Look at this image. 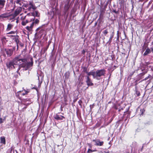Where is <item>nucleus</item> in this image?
<instances>
[{
	"instance_id": "obj_46",
	"label": "nucleus",
	"mask_w": 153,
	"mask_h": 153,
	"mask_svg": "<svg viewBox=\"0 0 153 153\" xmlns=\"http://www.w3.org/2000/svg\"><path fill=\"white\" fill-rule=\"evenodd\" d=\"M105 153H109V152H105Z\"/></svg>"
},
{
	"instance_id": "obj_6",
	"label": "nucleus",
	"mask_w": 153,
	"mask_h": 153,
	"mask_svg": "<svg viewBox=\"0 0 153 153\" xmlns=\"http://www.w3.org/2000/svg\"><path fill=\"white\" fill-rule=\"evenodd\" d=\"M11 37H13L12 38L14 40L17 44V47H18V44L19 43V36L17 35L16 36H13V35H11Z\"/></svg>"
},
{
	"instance_id": "obj_44",
	"label": "nucleus",
	"mask_w": 153,
	"mask_h": 153,
	"mask_svg": "<svg viewBox=\"0 0 153 153\" xmlns=\"http://www.w3.org/2000/svg\"><path fill=\"white\" fill-rule=\"evenodd\" d=\"M42 29L40 31V32H41V31H42Z\"/></svg>"
},
{
	"instance_id": "obj_42",
	"label": "nucleus",
	"mask_w": 153,
	"mask_h": 153,
	"mask_svg": "<svg viewBox=\"0 0 153 153\" xmlns=\"http://www.w3.org/2000/svg\"><path fill=\"white\" fill-rule=\"evenodd\" d=\"M152 45H153V41L152 43Z\"/></svg>"
},
{
	"instance_id": "obj_3",
	"label": "nucleus",
	"mask_w": 153,
	"mask_h": 153,
	"mask_svg": "<svg viewBox=\"0 0 153 153\" xmlns=\"http://www.w3.org/2000/svg\"><path fill=\"white\" fill-rule=\"evenodd\" d=\"M16 3L18 5L17 6H19L20 7H22L24 5V3L22 1L19 0H16L14 1V3H13L14 5V7L13 8V10H14V9L15 8Z\"/></svg>"
},
{
	"instance_id": "obj_34",
	"label": "nucleus",
	"mask_w": 153,
	"mask_h": 153,
	"mask_svg": "<svg viewBox=\"0 0 153 153\" xmlns=\"http://www.w3.org/2000/svg\"><path fill=\"white\" fill-rule=\"evenodd\" d=\"M3 120H2V118H0V124L2 123L3 122Z\"/></svg>"
},
{
	"instance_id": "obj_17",
	"label": "nucleus",
	"mask_w": 153,
	"mask_h": 153,
	"mask_svg": "<svg viewBox=\"0 0 153 153\" xmlns=\"http://www.w3.org/2000/svg\"><path fill=\"white\" fill-rule=\"evenodd\" d=\"M9 17V15L7 13H4L0 15V18H7Z\"/></svg>"
},
{
	"instance_id": "obj_23",
	"label": "nucleus",
	"mask_w": 153,
	"mask_h": 153,
	"mask_svg": "<svg viewBox=\"0 0 153 153\" xmlns=\"http://www.w3.org/2000/svg\"><path fill=\"white\" fill-rule=\"evenodd\" d=\"M33 21L32 22L34 23V24H38L39 22V20L37 19H33Z\"/></svg>"
},
{
	"instance_id": "obj_1",
	"label": "nucleus",
	"mask_w": 153,
	"mask_h": 153,
	"mask_svg": "<svg viewBox=\"0 0 153 153\" xmlns=\"http://www.w3.org/2000/svg\"><path fill=\"white\" fill-rule=\"evenodd\" d=\"M19 57V56L16 57L11 62L7 63V67L10 69L15 68L16 67L15 65H17L18 68L17 72L18 73L21 68H24L25 70H26L33 65L32 58L30 59V62H27L26 59H20Z\"/></svg>"
},
{
	"instance_id": "obj_22",
	"label": "nucleus",
	"mask_w": 153,
	"mask_h": 153,
	"mask_svg": "<svg viewBox=\"0 0 153 153\" xmlns=\"http://www.w3.org/2000/svg\"><path fill=\"white\" fill-rule=\"evenodd\" d=\"M69 7V5L67 3V4H66L65 5V7H64L65 10V11H67L68 10Z\"/></svg>"
},
{
	"instance_id": "obj_26",
	"label": "nucleus",
	"mask_w": 153,
	"mask_h": 153,
	"mask_svg": "<svg viewBox=\"0 0 153 153\" xmlns=\"http://www.w3.org/2000/svg\"><path fill=\"white\" fill-rule=\"evenodd\" d=\"M83 71L85 73H88V71L87 70V68L85 67H84L83 68Z\"/></svg>"
},
{
	"instance_id": "obj_43",
	"label": "nucleus",
	"mask_w": 153,
	"mask_h": 153,
	"mask_svg": "<svg viewBox=\"0 0 153 153\" xmlns=\"http://www.w3.org/2000/svg\"><path fill=\"white\" fill-rule=\"evenodd\" d=\"M152 71H153V67L152 68Z\"/></svg>"
},
{
	"instance_id": "obj_28",
	"label": "nucleus",
	"mask_w": 153,
	"mask_h": 153,
	"mask_svg": "<svg viewBox=\"0 0 153 153\" xmlns=\"http://www.w3.org/2000/svg\"><path fill=\"white\" fill-rule=\"evenodd\" d=\"M102 33H103L105 35H106L108 33V31L107 30H104V31H103L102 32Z\"/></svg>"
},
{
	"instance_id": "obj_19",
	"label": "nucleus",
	"mask_w": 153,
	"mask_h": 153,
	"mask_svg": "<svg viewBox=\"0 0 153 153\" xmlns=\"http://www.w3.org/2000/svg\"><path fill=\"white\" fill-rule=\"evenodd\" d=\"M150 50L149 48H148L146 50L145 52L143 54V55L144 56H146L148 54L150 53Z\"/></svg>"
},
{
	"instance_id": "obj_30",
	"label": "nucleus",
	"mask_w": 153,
	"mask_h": 153,
	"mask_svg": "<svg viewBox=\"0 0 153 153\" xmlns=\"http://www.w3.org/2000/svg\"><path fill=\"white\" fill-rule=\"evenodd\" d=\"M82 102L81 100H79L78 101V103L81 106H82Z\"/></svg>"
},
{
	"instance_id": "obj_15",
	"label": "nucleus",
	"mask_w": 153,
	"mask_h": 153,
	"mask_svg": "<svg viewBox=\"0 0 153 153\" xmlns=\"http://www.w3.org/2000/svg\"><path fill=\"white\" fill-rule=\"evenodd\" d=\"M86 74H87V75H88L87 76H89L92 75V76H93V78H95V72H88V73H87Z\"/></svg>"
},
{
	"instance_id": "obj_2",
	"label": "nucleus",
	"mask_w": 153,
	"mask_h": 153,
	"mask_svg": "<svg viewBox=\"0 0 153 153\" xmlns=\"http://www.w3.org/2000/svg\"><path fill=\"white\" fill-rule=\"evenodd\" d=\"M105 71L104 69H101L97 70L95 72V78L98 79V78L102 76H104Z\"/></svg>"
},
{
	"instance_id": "obj_39",
	"label": "nucleus",
	"mask_w": 153,
	"mask_h": 153,
	"mask_svg": "<svg viewBox=\"0 0 153 153\" xmlns=\"http://www.w3.org/2000/svg\"><path fill=\"white\" fill-rule=\"evenodd\" d=\"M151 49L152 50V52L153 53V47L151 48Z\"/></svg>"
},
{
	"instance_id": "obj_16",
	"label": "nucleus",
	"mask_w": 153,
	"mask_h": 153,
	"mask_svg": "<svg viewBox=\"0 0 153 153\" xmlns=\"http://www.w3.org/2000/svg\"><path fill=\"white\" fill-rule=\"evenodd\" d=\"M13 25L10 24H8L7 27L6 29V30L7 31H9L11 30V29L13 27Z\"/></svg>"
},
{
	"instance_id": "obj_21",
	"label": "nucleus",
	"mask_w": 153,
	"mask_h": 153,
	"mask_svg": "<svg viewBox=\"0 0 153 153\" xmlns=\"http://www.w3.org/2000/svg\"><path fill=\"white\" fill-rule=\"evenodd\" d=\"M114 35L113 34H111V35L110 38L108 41V42H107V43H108L110 44L111 42L112 39Z\"/></svg>"
},
{
	"instance_id": "obj_49",
	"label": "nucleus",
	"mask_w": 153,
	"mask_h": 153,
	"mask_svg": "<svg viewBox=\"0 0 153 153\" xmlns=\"http://www.w3.org/2000/svg\"><path fill=\"white\" fill-rule=\"evenodd\" d=\"M137 85V84L136 83L135 85Z\"/></svg>"
},
{
	"instance_id": "obj_37",
	"label": "nucleus",
	"mask_w": 153,
	"mask_h": 153,
	"mask_svg": "<svg viewBox=\"0 0 153 153\" xmlns=\"http://www.w3.org/2000/svg\"><path fill=\"white\" fill-rule=\"evenodd\" d=\"M149 64H150V63H149V62H146V64L147 65H149Z\"/></svg>"
},
{
	"instance_id": "obj_33",
	"label": "nucleus",
	"mask_w": 153,
	"mask_h": 153,
	"mask_svg": "<svg viewBox=\"0 0 153 153\" xmlns=\"http://www.w3.org/2000/svg\"><path fill=\"white\" fill-rule=\"evenodd\" d=\"M113 12L114 13H115L116 14H117L118 13V11H117L115 10H114L113 11Z\"/></svg>"
},
{
	"instance_id": "obj_36",
	"label": "nucleus",
	"mask_w": 153,
	"mask_h": 153,
	"mask_svg": "<svg viewBox=\"0 0 153 153\" xmlns=\"http://www.w3.org/2000/svg\"><path fill=\"white\" fill-rule=\"evenodd\" d=\"M40 29V27L36 29V31H38Z\"/></svg>"
},
{
	"instance_id": "obj_38",
	"label": "nucleus",
	"mask_w": 153,
	"mask_h": 153,
	"mask_svg": "<svg viewBox=\"0 0 153 153\" xmlns=\"http://www.w3.org/2000/svg\"><path fill=\"white\" fill-rule=\"evenodd\" d=\"M85 51L84 50H83L82 51V53H83V54H84L85 53Z\"/></svg>"
},
{
	"instance_id": "obj_48",
	"label": "nucleus",
	"mask_w": 153,
	"mask_h": 153,
	"mask_svg": "<svg viewBox=\"0 0 153 153\" xmlns=\"http://www.w3.org/2000/svg\"><path fill=\"white\" fill-rule=\"evenodd\" d=\"M36 90H37V89L36 88H35Z\"/></svg>"
},
{
	"instance_id": "obj_12",
	"label": "nucleus",
	"mask_w": 153,
	"mask_h": 153,
	"mask_svg": "<svg viewBox=\"0 0 153 153\" xmlns=\"http://www.w3.org/2000/svg\"><path fill=\"white\" fill-rule=\"evenodd\" d=\"M93 141L95 143V145L97 146H101L103 145V141L100 142L99 141H97L95 140H94Z\"/></svg>"
},
{
	"instance_id": "obj_40",
	"label": "nucleus",
	"mask_w": 153,
	"mask_h": 153,
	"mask_svg": "<svg viewBox=\"0 0 153 153\" xmlns=\"http://www.w3.org/2000/svg\"><path fill=\"white\" fill-rule=\"evenodd\" d=\"M21 92H22L21 91H19L17 93L18 94H19V93H21Z\"/></svg>"
},
{
	"instance_id": "obj_11",
	"label": "nucleus",
	"mask_w": 153,
	"mask_h": 153,
	"mask_svg": "<svg viewBox=\"0 0 153 153\" xmlns=\"http://www.w3.org/2000/svg\"><path fill=\"white\" fill-rule=\"evenodd\" d=\"M65 117L62 116H60L58 115H56L54 116V118L57 120H63V118H64Z\"/></svg>"
},
{
	"instance_id": "obj_29",
	"label": "nucleus",
	"mask_w": 153,
	"mask_h": 153,
	"mask_svg": "<svg viewBox=\"0 0 153 153\" xmlns=\"http://www.w3.org/2000/svg\"><path fill=\"white\" fill-rule=\"evenodd\" d=\"M95 151H96V150H92L91 149H88V150L87 152L88 153H91L92 152H94Z\"/></svg>"
},
{
	"instance_id": "obj_8",
	"label": "nucleus",
	"mask_w": 153,
	"mask_h": 153,
	"mask_svg": "<svg viewBox=\"0 0 153 153\" xmlns=\"http://www.w3.org/2000/svg\"><path fill=\"white\" fill-rule=\"evenodd\" d=\"M26 16H25L24 17H22V19L23 21L22 22V25L25 26L26 24L29 22L31 21V20L29 21L27 20H26L25 21V19H26Z\"/></svg>"
},
{
	"instance_id": "obj_31",
	"label": "nucleus",
	"mask_w": 153,
	"mask_h": 153,
	"mask_svg": "<svg viewBox=\"0 0 153 153\" xmlns=\"http://www.w3.org/2000/svg\"><path fill=\"white\" fill-rule=\"evenodd\" d=\"M151 75H149L147 77H146L143 80H146L148 79V78H150L151 77Z\"/></svg>"
},
{
	"instance_id": "obj_13",
	"label": "nucleus",
	"mask_w": 153,
	"mask_h": 153,
	"mask_svg": "<svg viewBox=\"0 0 153 153\" xmlns=\"http://www.w3.org/2000/svg\"><path fill=\"white\" fill-rule=\"evenodd\" d=\"M7 153H17V151L16 150H14L13 148L11 147L8 150Z\"/></svg>"
},
{
	"instance_id": "obj_47",
	"label": "nucleus",
	"mask_w": 153,
	"mask_h": 153,
	"mask_svg": "<svg viewBox=\"0 0 153 153\" xmlns=\"http://www.w3.org/2000/svg\"><path fill=\"white\" fill-rule=\"evenodd\" d=\"M142 74V75H144V74H143H143Z\"/></svg>"
},
{
	"instance_id": "obj_45",
	"label": "nucleus",
	"mask_w": 153,
	"mask_h": 153,
	"mask_svg": "<svg viewBox=\"0 0 153 153\" xmlns=\"http://www.w3.org/2000/svg\"><path fill=\"white\" fill-rule=\"evenodd\" d=\"M140 1H143V0H140Z\"/></svg>"
},
{
	"instance_id": "obj_24",
	"label": "nucleus",
	"mask_w": 153,
	"mask_h": 153,
	"mask_svg": "<svg viewBox=\"0 0 153 153\" xmlns=\"http://www.w3.org/2000/svg\"><path fill=\"white\" fill-rule=\"evenodd\" d=\"M135 91H136V94L137 96H139L140 95V94L139 91H138L137 89V86L135 87Z\"/></svg>"
},
{
	"instance_id": "obj_25",
	"label": "nucleus",
	"mask_w": 153,
	"mask_h": 153,
	"mask_svg": "<svg viewBox=\"0 0 153 153\" xmlns=\"http://www.w3.org/2000/svg\"><path fill=\"white\" fill-rule=\"evenodd\" d=\"M33 15L34 16H39L38 12L37 11H35L33 13Z\"/></svg>"
},
{
	"instance_id": "obj_7",
	"label": "nucleus",
	"mask_w": 153,
	"mask_h": 153,
	"mask_svg": "<svg viewBox=\"0 0 153 153\" xmlns=\"http://www.w3.org/2000/svg\"><path fill=\"white\" fill-rule=\"evenodd\" d=\"M6 54L8 56H11L13 54V51L12 49H5Z\"/></svg>"
},
{
	"instance_id": "obj_20",
	"label": "nucleus",
	"mask_w": 153,
	"mask_h": 153,
	"mask_svg": "<svg viewBox=\"0 0 153 153\" xmlns=\"http://www.w3.org/2000/svg\"><path fill=\"white\" fill-rule=\"evenodd\" d=\"M23 89H24L23 91H25V93H23L21 94V95H25L26 94H27L28 93H29L30 92V89H27L26 90L24 89L23 88Z\"/></svg>"
},
{
	"instance_id": "obj_9",
	"label": "nucleus",
	"mask_w": 153,
	"mask_h": 153,
	"mask_svg": "<svg viewBox=\"0 0 153 153\" xmlns=\"http://www.w3.org/2000/svg\"><path fill=\"white\" fill-rule=\"evenodd\" d=\"M5 2V0H0V10L3 9L4 6Z\"/></svg>"
},
{
	"instance_id": "obj_10",
	"label": "nucleus",
	"mask_w": 153,
	"mask_h": 153,
	"mask_svg": "<svg viewBox=\"0 0 153 153\" xmlns=\"http://www.w3.org/2000/svg\"><path fill=\"white\" fill-rule=\"evenodd\" d=\"M22 10V7H18L16 9L15 11V14L16 16H17L21 12Z\"/></svg>"
},
{
	"instance_id": "obj_14",
	"label": "nucleus",
	"mask_w": 153,
	"mask_h": 153,
	"mask_svg": "<svg viewBox=\"0 0 153 153\" xmlns=\"http://www.w3.org/2000/svg\"><path fill=\"white\" fill-rule=\"evenodd\" d=\"M34 25V23L32 22L30 26H27L26 27V29L29 31H30Z\"/></svg>"
},
{
	"instance_id": "obj_18",
	"label": "nucleus",
	"mask_w": 153,
	"mask_h": 153,
	"mask_svg": "<svg viewBox=\"0 0 153 153\" xmlns=\"http://www.w3.org/2000/svg\"><path fill=\"white\" fill-rule=\"evenodd\" d=\"M1 143L5 144L6 143L5 139L4 137H1L0 138Z\"/></svg>"
},
{
	"instance_id": "obj_35",
	"label": "nucleus",
	"mask_w": 153,
	"mask_h": 153,
	"mask_svg": "<svg viewBox=\"0 0 153 153\" xmlns=\"http://www.w3.org/2000/svg\"><path fill=\"white\" fill-rule=\"evenodd\" d=\"M6 39V38L4 36L2 37L1 38V39L2 40H4Z\"/></svg>"
},
{
	"instance_id": "obj_32",
	"label": "nucleus",
	"mask_w": 153,
	"mask_h": 153,
	"mask_svg": "<svg viewBox=\"0 0 153 153\" xmlns=\"http://www.w3.org/2000/svg\"><path fill=\"white\" fill-rule=\"evenodd\" d=\"M15 33V32L14 31H11L10 32L8 33L7 34H14Z\"/></svg>"
},
{
	"instance_id": "obj_4",
	"label": "nucleus",
	"mask_w": 153,
	"mask_h": 153,
	"mask_svg": "<svg viewBox=\"0 0 153 153\" xmlns=\"http://www.w3.org/2000/svg\"><path fill=\"white\" fill-rule=\"evenodd\" d=\"M27 7H28V10L30 11H31V9L33 10L36 9V7L34 4H33L31 2H30L29 4L27 5Z\"/></svg>"
},
{
	"instance_id": "obj_41",
	"label": "nucleus",
	"mask_w": 153,
	"mask_h": 153,
	"mask_svg": "<svg viewBox=\"0 0 153 153\" xmlns=\"http://www.w3.org/2000/svg\"><path fill=\"white\" fill-rule=\"evenodd\" d=\"M36 35H37V33H36L35 34V36H36Z\"/></svg>"
},
{
	"instance_id": "obj_27",
	"label": "nucleus",
	"mask_w": 153,
	"mask_h": 153,
	"mask_svg": "<svg viewBox=\"0 0 153 153\" xmlns=\"http://www.w3.org/2000/svg\"><path fill=\"white\" fill-rule=\"evenodd\" d=\"M38 79L39 80V85H38V86L39 87L40 86V85H41V83H42V80H41V81H40L39 80V76H38Z\"/></svg>"
},
{
	"instance_id": "obj_5",
	"label": "nucleus",
	"mask_w": 153,
	"mask_h": 153,
	"mask_svg": "<svg viewBox=\"0 0 153 153\" xmlns=\"http://www.w3.org/2000/svg\"><path fill=\"white\" fill-rule=\"evenodd\" d=\"M86 82L88 86H92L94 85L91 79L88 76H87L86 78Z\"/></svg>"
}]
</instances>
